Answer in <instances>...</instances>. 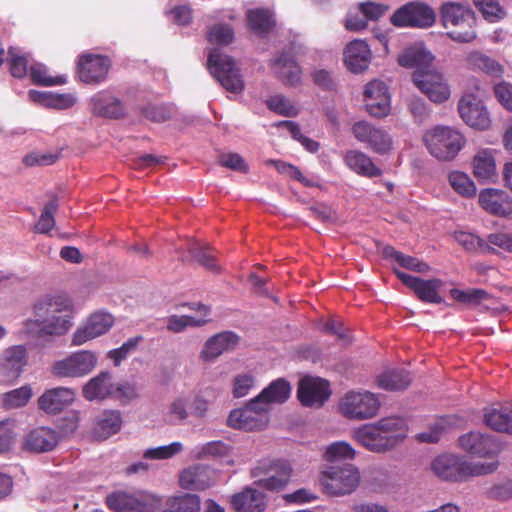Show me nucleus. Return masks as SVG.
<instances>
[{"label":"nucleus","instance_id":"nucleus-1","mask_svg":"<svg viewBox=\"0 0 512 512\" xmlns=\"http://www.w3.org/2000/svg\"><path fill=\"white\" fill-rule=\"evenodd\" d=\"M406 432L402 418L384 417L355 429L353 439L371 452L384 453L401 443L406 438Z\"/></svg>","mask_w":512,"mask_h":512},{"label":"nucleus","instance_id":"nucleus-2","mask_svg":"<svg viewBox=\"0 0 512 512\" xmlns=\"http://www.w3.org/2000/svg\"><path fill=\"white\" fill-rule=\"evenodd\" d=\"M498 467L497 462L472 463L454 454H442L431 462L432 472L441 480L463 482L471 477L487 475Z\"/></svg>","mask_w":512,"mask_h":512},{"label":"nucleus","instance_id":"nucleus-3","mask_svg":"<svg viewBox=\"0 0 512 512\" xmlns=\"http://www.w3.org/2000/svg\"><path fill=\"white\" fill-rule=\"evenodd\" d=\"M442 25L447 36L458 43H469L477 37L476 15L467 4L448 1L440 7Z\"/></svg>","mask_w":512,"mask_h":512},{"label":"nucleus","instance_id":"nucleus-4","mask_svg":"<svg viewBox=\"0 0 512 512\" xmlns=\"http://www.w3.org/2000/svg\"><path fill=\"white\" fill-rule=\"evenodd\" d=\"M423 142L434 158L449 162L465 147L466 138L453 127L437 125L424 133Z\"/></svg>","mask_w":512,"mask_h":512},{"label":"nucleus","instance_id":"nucleus-5","mask_svg":"<svg viewBox=\"0 0 512 512\" xmlns=\"http://www.w3.org/2000/svg\"><path fill=\"white\" fill-rule=\"evenodd\" d=\"M207 67L227 91L239 94L244 90V81L236 67L234 59L218 48L211 49L207 59Z\"/></svg>","mask_w":512,"mask_h":512},{"label":"nucleus","instance_id":"nucleus-6","mask_svg":"<svg viewBox=\"0 0 512 512\" xmlns=\"http://www.w3.org/2000/svg\"><path fill=\"white\" fill-rule=\"evenodd\" d=\"M292 467L285 460L263 459L251 470V476L256 478V484L266 490L280 491L289 483Z\"/></svg>","mask_w":512,"mask_h":512},{"label":"nucleus","instance_id":"nucleus-7","mask_svg":"<svg viewBox=\"0 0 512 512\" xmlns=\"http://www.w3.org/2000/svg\"><path fill=\"white\" fill-rule=\"evenodd\" d=\"M319 481L327 494L342 496L352 493L358 487L360 474L351 464L333 465L321 472Z\"/></svg>","mask_w":512,"mask_h":512},{"label":"nucleus","instance_id":"nucleus-8","mask_svg":"<svg viewBox=\"0 0 512 512\" xmlns=\"http://www.w3.org/2000/svg\"><path fill=\"white\" fill-rule=\"evenodd\" d=\"M378 397L369 391H350L339 402L340 413L349 420H367L375 417L380 410Z\"/></svg>","mask_w":512,"mask_h":512},{"label":"nucleus","instance_id":"nucleus-9","mask_svg":"<svg viewBox=\"0 0 512 512\" xmlns=\"http://www.w3.org/2000/svg\"><path fill=\"white\" fill-rule=\"evenodd\" d=\"M436 20L434 10L426 3L413 1L398 8L390 17L395 27L429 28Z\"/></svg>","mask_w":512,"mask_h":512},{"label":"nucleus","instance_id":"nucleus-10","mask_svg":"<svg viewBox=\"0 0 512 512\" xmlns=\"http://www.w3.org/2000/svg\"><path fill=\"white\" fill-rule=\"evenodd\" d=\"M269 422V408L262 406L256 398L239 409L232 410L228 416L227 424L244 431L264 429Z\"/></svg>","mask_w":512,"mask_h":512},{"label":"nucleus","instance_id":"nucleus-11","mask_svg":"<svg viewBox=\"0 0 512 512\" xmlns=\"http://www.w3.org/2000/svg\"><path fill=\"white\" fill-rule=\"evenodd\" d=\"M412 81L434 103H443L450 97V87L443 75L432 68L415 70Z\"/></svg>","mask_w":512,"mask_h":512},{"label":"nucleus","instance_id":"nucleus-12","mask_svg":"<svg viewBox=\"0 0 512 512\" xmlns=\"http://www.w3.org/2000/svg\"><path fill=\"white\" fill-rule=\"evenodd\" d=\"M105 502L114 512H151L159 500L144 491L133 494L117 491L108 495Z\"/></svg>","mask_w":512,"mask_h":512},{"label":"nucleus","instance_id":"nucleus-13","mask_svg":"<svg viewBox=\"0 0 512 512\" xmlns=\"http://www.w3.org/2000/svg\"><path fill=\"white\" fill-rule=\"evenodd\" d=\"M97 364L95 353L87 350L72 353L54 363L52 371L60 377H82L89 374Z\"/></svg>","mask_w":512,"mask_h":512},{"label":"nucleus","instance_id":"nucleus-14","mask_svg":"<svg viewBox=\"0 0 512 512\" xmlns=\"http://www.w3.org/2000/svg\"><path fill=\"white\" fill-rule=\"evenodd\" d=\"M331 393L329 382L319 377L305 376L298 383L297 397L305 407H322Z\"/></svg>","mask_w":512,"mask_h":512},{"label":"nucleus","instance_id":"nucleus-15","mask_svg":"<svg viewBox=\"0 0 512 512\" xmlns=\"http://www.w3.org/2000/svg\"><path fill=\"white\" fill-rule=\"evenodd\" d=\"M458 112L461 119L472 128L485 130L491 125L487 109L481 99L473 93H466L460 98Z\"/></svg>","mask_w":512,"mask_h":512},{"label":"nucleus","instance_id":"nucleus-16","mask_svg":"<svg viewBox=\"0 0 512 512\" xmlns=\"http://www.w3.org/2000/svg\"><path fill=\"white\" fill-rule=\"evenodd\" d=\"M352 133L359 142L366 144L375 153L385 154L392 148V139L387 131L367 121L354 123Z\"/></svg>","mask_w":512,"mask_h":512},{"label":"nucleus","instance_id":"nucleus-17","mask_svg":"<svg viewBox=\"0 0 512 512\" xmlns=\"http://www.w3.org/2000/svg\"><path fill=\"white\" fill-rule=\"evenodd\" d=\"M393 271L397 278L405 286L413 290L421 301L434 304H441L444 301L443 297L439 294V290L444 284L441 279L433 278L425 280L397 269Z\"/></svg>","mask_w":512,"mask_h":512},{"label":"nucleus","instance_id":"nucleus-18","mask_svg":"<svg viewBox=\"0 0 512 512\" xmlns=\"http://www.w3.org/2000/svg\"><path fill=\"white\" fill-rule=\"evenodd\" d=\"M114 322L112 315L104 312L91 314L73 333L71 345L80 346L110 330Z\"/></svg>","mask_w":512,"mask_h":512},{"label":"nucleus","instance_id":"nucleus-19","mask_svg":"<svg viewBox=\"0 0 512 512\" xmlns=\"http://www.w3.org/2000/svg\"><path fill=\"white\" fill-rule=\"evenodd\" d=\"M111 63L108 57L97 54H83L77 63V75L86 84H98L104 81Z\"/></svg>","mask_w":512,"mask_h":512},{"label":"nucleus","instance_id":"nucleus-20","mask_svg":"<svg viewBox=\"0 0 512 512\" xmlns=\"http://www.w3.org/2000/svg\"><path fill=\"white\" fill-rule=\"evenodd\" d=\"M367 112L373 117H384L390 112V95L381 80L370 81L364 91Z\"/></svg>","mask_w":512,"mask_h":512},{"label":"nucleus","instance_id":"nucleus-21","mask_svg":"<svg viewBox=\"0 0 512 512\" xmlns=\"http://www.w3.org/2000/svg\"><path fill=\"white\" fill-rule=\"evenodd\" d=\"M239 340V336L232 331L217 333L206 340L200 351L199 358L205 363L212 362L223 353L234 350Z\"/></svg>","mask_w":512,"mask_h":512},{"label":"nucleus","instance_id":"nucleus-22","mask_svg":"<svg viewBox=\"0 0 512 512\" xmlns=\"http://www.w3.org/2000/svg\"><path fill=\"white\" fill-rule=\"evenodd\" d=\"M59 441V434L54 429L44 426L36 427L25 435L22 449L33 453H47L53 451Z\"/></svg>","mask_w":512,"mask_h":512},{"label":"nucleus","instance_id":"nucleus-23","mask_svg":"<svg viewBox=\"0 0 512 512\" xmlns=\"http://www.w3.org/2000/svg\"><path fill=\"white\" fill-rule=\"evenodd\" d=\"M459 445L466 452L480 457L496 455L501 450V445L488 434L469 432L459 438Z\"/></svg>","mask_w":512,"mask_h":512},{"label":"nucleus","instance_id":"nucleus-24","mask_svg":"<svg viewBox=\"0 0 512 512\" xmlns=\"http://www.w3.org/2000/svg\"><path fill=\"white\" fill-rule=\"evenodd\" d=\"M215 472L205 465L196 464L179 475V485L185 490L203 491L215 484Z\"/></svg>","mask_w":512,"mask_h":512},{"label":"nucleus","instance_id":"nucleus-25","mask_svg":"<svg viewBox=\"0 0 512 512\" xmlns=\"http://www.w3.org/2000/svg\"><path fill=\"white\" fill-rule=\"evenodd\" d=\"M478 200L480 206L492 215L501 217L512 215V198L501 189H483L479 193Z\"/></svg>","mask_w":512,"mask_h":512},{"label":"nucleus","instance_id":"nucleus-26","mask_svg":"<svg viewBox=\"0 0 512 512\" xmlns=\"http://www.w3.org/2000/svg\"><path fill=\"white\" fill-rule=\"evenodd\" d=\"M71 325L70 317L62 313L51 316L50 318H45L38 322L27 320L24 327L27 334L35 332L38 337H43L64 335Z\"/></svg>","mask_w":512,"mask_h":512},{"label":"nucleus","instance_id":"nucleus-27","mask_svg":"<svg viewBox=\"0 0 512 512\" xmlns=\"http://www.w3.org/2000/svg\"><path fill=\"white\" fill-rule=\"evenodd\" d=\"M26 364V348L23 345L9 347L2 354L0 373L5 381L13 382L20 376Z\"/></svg>","mask_w":512,"mask_h":512},{"label":"nucleus","instance_id":"nucleus-28","mask_svg":"<svg viewBox=\"0 0 512 512\" xmlns=\"http://www.w3.org/2000/svg\"><path fill=\"white\" fill-rule=\"evenodd\" d=\"M75 398L70 388L56 387L45 391L38 398V406L48 414H57L69 406Z\"/></svg>","mask_w":512,"mask_h":512},{"label":"nucleus","instance_id":"nucleus-29","mask_svg":"<svg viewBox=\"0 0 512 512\" xmlns=\"http://www.w3.org/2000/svg\"><path fill=\"white\" fill-rule=\"evenodd\" d=\"M472 173L481 183L494 181L497 178L495 150L483 148L476 152L471 162Z\"/></svg>","mask_w":512,"mask_h":512},{"label":"nucleus","instance_id":"nucleus-30","mask_svg":"<svg viewBox=\"0 0 512 512\" xmlns=\"http://www.w3.org/2000/svg\"><path fill=\"white\" fill-rule=\"evenodd\" d=\"M271 67L276 76L290 86H296L301 82L302 70L293 55L287 52L281 53L271 61Z\"/></svg>","mask_w":512,"mask_h":512},{"label":"nucleus","instance_id":"nucleus-31","mask_svg":"<svg viewBox=\"0 0 512 512\" xmlns=\"http://www.w3.org/2000/svg\"><path fill=\"white\" fill-rule=\"evenodd\" d=\"M370 60L371 51L362 40L350 42L344 50V64L353 73H360L367 69Z\"/></svg>","mask_w":512,"mask_h":512},{"label":"nucleus","instance_id":"nucleus-32","mask_svg":"<svg viewBox=\"0 0 512 512\" xmlns=\"http://www.w3.org/2000/svg\"><path fill=\"white\" fill-rule=\"evenodd\" d=\"M92 111L95 115L106 118H120L125 115L123 103L108 91H100L91 98Z\"/></svg>","mask_w":512,"mask_h":512},{"label":"nucleus","instance_id":"nucleus-33","mask_svg":"<svg viewBox=\"0 0 512 512\" xmlns=\"http://www.w3.org/2000/svg\"><path fill=\"white\" fill-rule=\"evenodd\" d=\"M231 505L237 512H263L266 508V495L253 488H245L231 498Z\"/></svg>","mask_w":512,"mask_h":512},{"label":"nucleus","instance_id":"nucleus-34","mask_svg":"<svg viewBox=\"0 0 512 512\" xmlns=\"http://www.w3.org/2000/svg\"><path fill=\"white\" fill-rule=\"evenodd\" d=\"M345 165L359 176L374 178L382 175L370 156L359 150H348L343 157Z\"/></svg>","mask_w":512,"mask_h":512},{"label":"nucleus","instance_id":"nucleus-35","mask_svg":"<svg viewBox=\"0 0 512 512\" xmlns=\"http://www.w3.org/2000/svg\"><path fill=\"white\" fill-rule=\"evenodd\" d=\"M114 384L111 373L102 371L84 385L83 397L89 401L112 398Z\"/></svg>","mask_w":512,"mask_h":512},{"label":"nucleus","instance_id":"nucleus-36","mask_svg":"<svg viewBox=\"0 0 512 512\" xmlns=\"http://www.w3.org/2000/svg\"><path fill=\"white\" fill-rule=\"evenodd\" d=\"M484 422L492 430L512 434V403H505L497 408L486 409Z\"/></svg>","mask_w":512,"mask_h":512},{"label":"nucleus","instance_id":"nucleus-37","mask_svg":"<svg viewBox=\"0 0 512 512\" xmlns=\"http://www.w3.org/2000/svg\"><path fill=\"white\" fill-rule=\"evenodd\" d=\"M291 393V386L284 378L272 381L255 398L258 402L268 408L270 404H282L288 400Z\"/></svg>","mask_w":512,"mask_h":512},{"label":"nucleus","instance_id":"nucleus-38","mask_svg":"<svg viewBox=\"0 0 512 512\" xmlns=\"http://www.w3.org/2000/svg\"><path fill=\"white\" fill-rule=\"evenodd\" d=\"M122 423L120 411L105 410L96 420L94 435L100 439H107L120 431Z\"/></svg>","mask_w":512,"mask_h":512},{"label":"nucleus","instance_id":"nucleus-39","mask_svg":"<svg viewBox=\"0 0 512 512\" xmlns=\"http://www.w3.org/2000/svg\"><path fill=\"white\" fill-rule=\"evenodd\" d=\"M70 307V301L62 296L45 298L35 304L34 313L36 319L33 320V322H38L45 318H50L56 314L68 312Z\"/></svg>","mask_w":512,"mask_h":512},{"label":"nucleus","instance_id":"nucleus-40","mask_svg":"<svg viewBox=\"0 0 512 512\" xmlns=\"http://www.w3.org/2000/svg\"><path fill=\"white\" fill-rule=\"evenodd\" d=\"M412 381L410 373L404 369H390L377 377V385L387 391L406 389Z\"/></svg>","mask_w":512,"mask_h":512},{"label":"nucleus","instance_id":"nucleus-41","mask_svg":"<svg viewBox=\"0 0 512 512\" xmlns=\"http://www.w3.org/2000/svg\"><path fill=\"white\" fill-rule=\"evenodd\" d=\"M249 28L257 35H266L271 32L276 22L270 10L264 8L251 9L247 12Z\"/></svg>","mask_w":512,"mask_h":512},{"label":"nucleus","instance_id":"nucleus-42","mask_svg":"<svg viewBox=\"0 0 512 512\" xmlns=\"http://www.w3.org/2000/svg\"><path fill=\"white\" fill-rule=\"evenodd\" d=\"M382 255L385 259H392L401 267L418 273H426L430 270V266L416 257L406 255L393 246L387 245L382 249Z\"/></svg>","mask_w":512,"mask_h":512},{"label":"nucleus","instance_id":"nucleus-43","mask_svg":"<svg viewBox=\"0 0 512 512\" xmlns=\"http://www.w3.org/2000/svg\"><path fill=\"white\" fill-rule=\"evenodd\" d=\"M433 60L431 53L422 48L411 47L406 49L398 57V63L402 67L418 69H431L430 64Z\"/></svg>","mask_w":512,"mask_h":512},{"label":"nucleus","instance_id":"nucleus-44","mask_svg":"<svg viewBox=\"0 0 512 512\" xmlns=\"http://www.w3.org/2000/svg\"><path fill=\"white\" fill-rule=\"evenodd\" d=\"M166 505L163 512H199L201 499L198 495L186 493L170 498Z\"/></svg>","mask_w":512,"mask_h":512},{"label":"nucleus","instance_id":"nucleus-45","mask_svg":"<svg viewBox=\"0 0 512 512\" xmlns=\"http://www.w3.org/2000/svg\"><path fill=\"white\" fill-rule=\"evenodd\" d=\"M448 182L451 188L464 198H473L476 195L477 188L474 181L464 172H450Z\"/></svg>","mask_w":512,"mask_h":512},{"label":"nucleus","instance_id":"nucleus-46","mask_svg":"<svg viewBox=\"0 0 512 512\" xmlns=\"http://www.w3.org/2000/svg\"><path fill=\"white\" fill-rule=\"evenodd\" d=\"M450 296L455 301L469 306L480 305L490 298V294L480 288H470L467 290L452 288L450 290Z\"/></svg>","mask_w":512,"mask_h":512},{"label":"nucleus","instance_id":"nucleus-47","mask_svg":"<svg viewBox=\"0 0 512 512\" xmlns=\"http://www.w3.org/2000/svg\"><path fill=\"white\" fill-rule=\"evenodd\" d=\"M466 63L470 68L486 73L498 74L502 71L501 66L495 60L476 51L467 55Z\"/></svg>","mask_w":512,"mask_h":512},{"label":"nucleus","instance_id":"nucleus-48","mask_svg":"<svg viewBox=\"0 0 512 512\" xmlns=\"http://www.w3.org/2000/svg\"><path fill=\"white\" fill-rule=\"evenodd\" d=\"M457 242L462 245L467 251H480L482 253H495L494 247L489 246L486 240L467 232H459L456 234Z\"/></svg>","mask_w":512,"mask_h":512},{"label":"nucleus","instance_id":"nucleus-49","mask_svg":"<svg viewBox=\"0 0 512 512\" xmlns=\"http://www.w3.org/2000/svg\"><path fill=\"white\" fill-rule=\"evenodd\" d=\"M32 394V389L27 385L9 391L3 395V406L6 409L23 407L29 402Z\"/></svg>","mask_w":512,"mask_h":512},{"label":"nucleus","instance_id":"nucleus-50","mask_svg":"<svg viewBox=\"0 0 512 512\" xmlns=\"http://www.w3.org/2000/svg\"><path fill=\"white\" fill-rule=\"evenodd\" d=\"M58 209V203L56 199L50 200L42 209L40 218L35 225V231L41 234L49 233L55 226L54 213Z\"/></svg>","mask_w":512,"mask_h":512},{"label":"nucleus","instance_id":"nucleus-51","mask_svg":"<svg viewBox=\"0 0 512 512\" xmlns=\"http://www.w3.org/2000/svg\"><path fill=\"white\" fill-rule=\"evenodd\" d=\"M31 81L40 86L63 85L67 82L65 76H47L46 67L42 64H34L30 67Z\"/></svg>","mask_w":512,"mask_h":512},{"label":"nucleus","instance_id":"nucleus-52","mask_svg":"<svg viewBox=\"0 0 512 512\" xmlns=\"http://www.w3.org/2000/svg\"><path fill=\"white\" fill-rule=\"evenodd\" d=\"M189 253L192 260L198 262L206 269L213 272L219 271V265L217 264L216 257L210 248L193 245L189 249Z\"/></svg>","mask_w":512,"mask_h":512},{"label":"nucleus","instance_id":"nucleus-53","mask_svg":"<svg viewBox=\"0 0 512 512\" xmlns=\"http://www.w3.org/2000/svg\"><path fill=\"white\" fill-rule=\"evenodd\" d=\"M183 449V445L180 442H173L169 445L159 446L155 448H149L143 453L144 459L151 460H164L169 459L180 453Z\"/></svg>","mask_w":512,"mask_h":512},{"label":"nucleus","instance_id":"nucleus-54","mask_svg":"<svg viewBox=\"0 0 512 512\" xmlns=\"http://www.w3.org/2000/svg\"><path fill=\"white\" fill-rule=\"evenodd\" d=\"M354 456L355 450L349 443L343 441L332 443L325 451V458L330 462L353 459Z\"/></svg>","mask_w":512,"mask_h":512},{"label":"nucleus","instance_id":"nucleus-55","mask_svg":"<svg viewBox=\"0 0 512 512\" xmlns=\"http://www.w3.org/2000/svg\"><path fill=\"white\" fill-rule=\"evenodd\" d=\"M267 106L270 110L286 117H294L298 114L296 106L281 95H276L268 99Z\"/></svg>","mask_w":512,"mask_h":512},{"label":"nucleus","instance_id":"nucleus-56","mask_svg":"<svg viewBox=\"0 0 512 512\" xmlns=\"http://www.w3.org/2000/svg\"><path fill=\"white\" fill-rule=\"evenodd\" d=\"M16 438L15 421L6 419L0 422V454L8 452Z\"/></svg>","mask_w":512,"mask_h":512},{"label":"nucleus","instance_id":"nucleus-57","mask_svg":"<svg viewBox=\"0 0 512 512\" xmlns=\"http://www.w3.org/2000/svg\"><path fill=\"white\" fill-rule=\"evenodd\" d=\"M207 39L212 44L228 45L234 39V32L228 25H214L210 28Z\"/></svg>","mask_w":512,"mask_h":512},{"label":"nucleus","instance_id":"nucleus-58","mask_svg":"<svg viewBox=\"0 0 512 512\" xmlns=\"http://www.w3.org/2000/svg\"><path fill=\"white\" fill-rule=\"evenodd\" d=\"M483 18L489 22H497L504 18L505 11L496 0H485L481 5H475Z\"/></svg>","mask_w":512,"mask_h":512},{"label":"nucleus","instance_id":"nucleus-59","mask_svg":"<svg viewBox=\"0 0 512 512\" xmlns=\"http://www.w3.org/2000/svg\"><path fill=\"white\" fill-rule=\"evenodd\" d=\"M141 340V336L130 338L124 342L121 347L109 351L108 356L113 360L115 366L120 365L123 359H125L131 352L135 351Z\"/></svg>","mask_w":512,"mask_h":512},{"label":"nucleus","instance_id":"nucleus-60","mask_svg":"<svg viewBox=\"0 0 512 512\" xmlns=\"http://www.w3.org/2000/svg\"><path fill=\"white\" fill-rule=\"evenodd\" d=\"M9 70L13 77L24 78L28 71V60L25 56L16 54L12 48L9 49Z\"/></svg>","mask_w":512,"mask_h":512},{"label":"nucleus","instance_id":"nucleus-61","mask_svg":"<svg viewBox=\"0 0 512 512\" xmlns=\"http://www.w3.org/2000/svg\"><path fill=\"white\" fill-rule=\"evenodd\" d=\"M489 499L497 501H508L512 499V480L496 483L486 490Z\"/></svg>","mask_w":512,"mask_h":512},{"label":"nucleus","instance_id":"nucleus-62","mask_svg":"<svg viewBox=\"0 0 512 512\" xmlns=\"http://www.w3.org/2000/svg\"><path fill=\"white\" fill-rule=\"evenodd\" d=\"M138 397V390L134 384L122 383L114 384V392L112 398L126 404Z\"/></svg>","mask_w":512,"mask_h":512},{"label":"nucleus","instance_id":"nucleus-63","mask_svg":"<svg viewBox=\"0 0 512 512\" xmlns=\"http://www.w3.org/2000/svg\"><path fill=\"white\" fill-rule=\"evenodd\" d=\"M494 94L505 109L512 111V84L505 81L496 84Z\"/></svg>","mask_w":512,"mask_h":512},{"label":"nucleus","instance_id":"nucleus-64","mask_svg":"<svg viewBox=\"0 0 512 512\" xmlns=\"http://www.w3.org/2000/svg\"><path fill=\"white\" fill-rule=\"evenodd\" d=\"M486 243L489 246H496L506 252L512 253V233H491L487 236Z\"/></svg>","mask_w":512,"mask_h":512}]
</instances>
